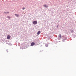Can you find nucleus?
<instances>
[{"mask_svg":"<svg viewBox=\"0 0 76 76\" xmlns=\"http://www.w3.org/2000/svg\"><path fill=\"white\" fill-rule=\"evenodd\" d=\"M41 33V31H39L37 33V35H39V34Z\"/></svg>","mask_w":76,"mask_h":76,"instance_id":"20e7f679","label":"nucleus"},{"mask_svg":"<svg viewBox=\"0 0 76 76\" xmlns=\"http://www.w3.org/2000/svg\"><path fill=\"white\" fill-rule=\"evenodd\" d=\"M59 38H61V34H60L59 35Z\"/></svg>","mask_w":76,"mask_h":76,"instance_id":"6e6552de","label":"nucleus"},{"mask_svg":"<svg viewBox=\"0 0 76 76\" xmlns=\"http://www.w3.org/2000/svg\"><path fill=\"white\" fill-rule=\"evenodd\" d=\"M33 25H36V24H37V21H33Z\"/></svg>","mask_w":76,"mask_h":76,"instance_id":"f257e3e1","label":"nucleus"},{"mask_svg":"<svg viewBox=\"0 0 76 76\" xmlns=\"http://www.w3.org/2000/svg\"><path fill=\"white\" fill-rule=\"evenodd\" d=\"M25 9V8H22V10H24Z\"/></svg>","mask_w":76,"mask_h":76,"instance_id":"9d476101","label":"nucleus"},{"mask_svg":"<svg viewBox=\"0 0 76 76\" xmlns=\"http://www.w3.org/2000/svg\"><path fill=\"white\" fill-rule=\"evenodd\" d=\"M43 6L45 7H48L46 5H44Z\"/></svg>","mask_w":76,"mask_h":76,"instance_id":"0eeeda50","label":"nucleus"},{"mask_svg":"<svg viewBox=\"0 0 76 76\" xmlns=\"http://www.w3.org/2000/svg\"><path fill=\"white\" fill-rule=\"evenodd\" d=\"M7 18L8 19H10V18H11V17H10V16H7Z\"/></svg>","mask_w":76,"mask_h":76,"instance_id":"1a4fd4ad","label":"nucleus"},{"mask_svg":"<svg viewBox=\"0 0 76 76\" xmlns=\"http://www.w3.org/2000/svg\"><path fill=\"white\" fill-rule=\"evenodd\" d=\"M7 39H10V36L8 35L7 36Z\"/></svg>","mask_w":76,"mask_h":76,"instance_id":"7ed1b4c3","label":"nucleus"},{"mask_svg":"<svg viewBox=\"0 0 76 76\" xmlns=\"http://www.w3.org/2000/svg\"><path fill=\"white\" fill-rule=\"evenodd\" d=\"M46 45V46L47 47V45Z\"/></svg>","mask_w":76,"mask_h":76,"instance_id":"9b49d317","label":"nucleus"},{"mask_svg":"<svg viewBox=\"0 0 76 76\" xmlns=\"http://www.w3.org/2000/svg\"><path fill=\"white\" fill-rule=\"evenodd\" d=\"M4 13L5 14H7L8 13H9V12H4Z\"/></svg>","mask_w":76,"mask_h":76,"instance_id":"423d86ee","label":"nucleus"},{"mask_svg":"<svg viewBox=\"0 0 76 76\" xmlns=\"http://www.w3.org/2000/svg\"><path fill=\"white\" fill-rule=\"evenodd\" d=\"M15 16H16V17H19V15L17 14H15Z\"/></svg>","mask_w":76,"mask_h":76,"instance_id":"39448f33","label":"nucleus"},{"mask_svg":"<svg viewBox=\"0 0 76 76\" xmlns=\"http://www.w3.org/2000/svg\"><path fill=\"white\" fill-rule=\"evenodd\" d=\"M35 45V43L33 42L31 43V46H34Z\"/></svg>","mask_w":76,"mask_h":76,"instance_id":"f03ea898","label":"nucleus"}]
</instances>
